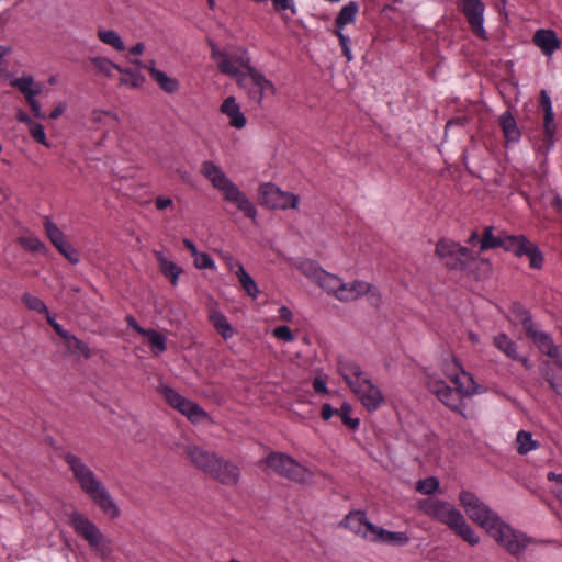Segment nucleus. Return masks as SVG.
<instances>
[{"label":"nucleus","instance_id":"f257e3e1","mask_svg":"<svg viewBox=\"0 0 562 562\" xmlns=\"http://www.w3.org/2000/svg\"><path fill=\"white\" fill-rule=\"evenodd\" d=\"M186 460L210 480L226 486L237 487L241 483V469L231 459L194 443L183 447Z\"/></svg>","mask_w":562,"mask_h":562},{"label":"nucleus","instance_id":"f03ea898","mask_svg":"<svg viewBox=\"0 0 562 562\" xmlns=\"http://www.w3.org/2000/svg\"><path fill=\"white\" fill-rule=\"evenodd\" d=\"M64 460L71 470L81 491L91 498L104 515L111 519L117 518L120 516V508L94 472L76 454L66 453Z\"/></svg>","mask_w":562,"mask_h":562},{"label":"nucleus","instance_id":"7ed1b4c3","mask_svg":"<svg viewBox=\"0 0 562 562\" xmlns=\"http://www.w3.org/2000/svg\"><path fill=\"white\" fill-rule=\"evenodd\" d=\"M200 172L223 194L225 201L234 204L246 217L255 218L257 210L254 203L225 175L220 166L211 160H205L201 165Z\"/></svg>","mask_w":562,"mask_h":562},{"label":"nucleus","instance_id":"20e7f679","mask_svg":"<svg viewBox=\"0 0 562 562\" xmlns=\"http://www.w3.org/2000/svg\"><path fill=\"white\" fill-rule=\"evenodd\" d=\"M262 463L265 464V471H270L300 485H306L313 479V472L310 469L286 453L271 452L265 458Z\"/></svg>","mask_w":562,"mask_h":562},{"label":"nucleus","instance_id":"39448f33","mask_svg":"<svg viewBox=\"0 0 562 562\" xmlns=\"http://www.w3.org/2000/svg\"><path fill=\"white\" fill-rule=\"evenodd\" d=\"M70 522L78 535H80L101 558L109 559L112 555L111 540L87 516L79 512L70 514Z\"/></svg>","mask_w":562,"mask_h":562},{"label":"nucleus","instance_id":"423d86ee","mask_svg":"<svg viewBox=\"0 0 562 562\" xmlns=\"http://www.w3.org/2000/svg\"><path fill=\"white\" fill-rule=\"evenodd\" d=\"M212 57L215 60L218 70L227 76L238 79L244 76L250 65V56L248 52L240 47L227 48L224 50L213 49Z\"/></svg>","mask_w":562,"mask_h":562},{"label":"nucleus","instance_id":"0eeeda50","mask_svg":"<svg viewBox=\"0 0 562 562\" xmlns=\"http://www.w3.org/2000/svg\"><path fill=\"white\" fill-rule=\"evenodd\" d=\"M459 502L468 517L473 522L485 529V531L493 528V526L501 519L495 512H493L470 491L462 490L459 495Z\"/></svg>","mask_w":562,"mask_h":562},{"label":"nucleus","instance_id":"6e6552de","mask_svg":"<svg viewBox=\"0 0 562 562\" xmlns=\"http://www.w3.org/2000/svg\"><path fill=\"white\" fill-rule=\"evenodd\" d=\"M237 85L246 92L248 99L258 105L265 98L276 93L273 82L255 67L249 68V71L240 76Z\"/></svg>","mask_w":562,"mask_h":562},{"label":"nucleus","instance_id":"1a4fd4ad","mask_svg":"<svg viewBox=\"0 0 562 562\" xmlns=\"http://www.w3.org/2000/svg\"><path fill=\"white\" fill-rule=\"evenodd\" d=\"M495 541L513 555L520 554L529 543V539L516 533L507 524L499 519L493 528L486 531Z\"/></svg>","mask_w":562,"mask_h":562},{"label":"nucleus","instance_id":"9d476101","mask_svg":"<svg viewBox=\"0 0 562 562\" xmlns=\"http://www.w3.org/2000/svg\"><path fill=\"white\" fill-rule=\"evenodd\" d=\"M457 8L464 15L471 32L481 40H487L483 25L485 4L481 0H458Z\"/></svg>","mask_w":562,"mask_h":562},{"label":"nucleus","instance_id":"9b49d317","mask_svg":"<svg viewBox=\"0 0 562 562\" xmlns=\"http://www.w3.org/2000/svg\"><path fill=\"white\" fill-rule=\"evenodd\" d=\"M259 195L262 203L271 209H297L300 202L299 195L282 191L273 183L261 184Z\"/></svg>","mask_w":562,"mask_h":562},{"label":"nucleus","instance_id":"f8f14e48","mask_svg":"<svg viewBox=\"0 0 562 562\" xmlns=\"http://www.w3.org/2000/svg\"><path fill=\"white\" fill-rule=\"evenodd\" d=\"M436 255L451 270L472 271L479 261L469 248H436Z\"/></svg>","mask_w":562,"mask_h":562},{"label":"nucleus","instance_id":"ddd939ff","mask_svg":"<svg viewBox=\"0 0 562 562\" xmlns=\"http://www.w3.org/2000/svg\"><path fill=\"white\" fill-rule=\"evenodd\" d=\"M297 268L307 277L312 278L324 291L336 297L339 286L342 282L340 278L322 270L311 259H303L297 263Z\"/></svg>","mask_w":562,"mask_h":562},{"label":"nucleus","instance_id":"4468645a","mask_svg":"<svg viewBox=\"0 0 562 562\" xmlns=\"http://www.w3.org/2000/svg\"><path fill=\"white\" fill-rule=\"evenodd\" d=\"M468 243H479V246H535L533 244H529L522 235L494 236L493 227L491 226L485 228L482 237H480L476 231H473L469 236Z\"/></svg>","mask_w":562,"mask_h":562},{"label":"nucleus","instance_id":"2eb2a0df","mask_svg":"<svg viewBox=\"0 0 562 562\" xmlns=\"http://www.w3.org/2000/svg\"><path fill=\"white\" fill-rule=\"evenodd\" d=\"M524 319V329L529 338L532 339L538 349L552 359V361L557 359H562L560 355L559 348L553 344L551 337L539 331L535 328L531 316H528L526 313Z\"/></svg>","mask_w":562,"mask_h":562},{"label":"nucleus","instance_id":"dca6fc26","mask_svg":"<svg viewBox=\"0 0 562 562\" xmlns=\"http://www.w3.org/2000/svg\"><path fill=\"white\" fill-rule=\"evenodd\" d=\"M10 85L16 88L24 95L35 117H45L42 113L40 102L35 99V97L42 92V86L34 85V78L31 75L15 78L10 81Z\"/></svg>","mask_w":562,"mask_h":562},{"label":"nucleus","instance_id":"f3484780","mask_svg":"<svg viewBox=\"0 0 562 562\" xmlns=\"http://www.w3.org/2000/svg\"><path fill=\"white\" fill-rule=\"evenodd\" d=\"M350 389L369 412L375 411L383 402L381 391L368 379L356 380L355 383L350 382Z\"/></svg>","mask_w":562,"mask_h":562},{"label":"nucleus","instance_id":"a211bd4d","mask_svg":"<svg viewBox=\"0 0 562 562\" xmlns=\"http://www.w3.org/2000/svg\"><path fill=\"white\" fill-rule=\"evenodd\" d=\"M429 389L446 406L462 414V396L458 390L451 389L440 380L432 381Z\"/></svg>","mask_w":562,"mask_h":562},{"label":"nucleus","instance_id":"6ab92c4d","mask_svg":"<svg viewBox=\"0 0 562 562\" xmlns=\"http://www.w3.org/2000/svg\"><path fill=\"white\" fill-rule=\"evenodd\" d=\"M430 516L435 517L450 529L462 516L461 512L449 503L442 501H434L426 510Z\"/></svg>","mask_w":562,"mask_h":562},{"label":"nucleus","instance_id":"aec40b11","mask_svg":"<svg viewBox=\"0 0 562 562\" xmlns=\"http://www.w3.org/2000/svg\"><path fill=\"white\" fill-rule=\"evenodd\" d=\"M541 374L550 387L562 397V359L546 360L541 364Z\"/></svg>","mask_w":562,"mask_h":562},{"label":"nucleus","instance_id":"412c9836","mask_svg":"<svg viewBox=\"0 0 562 562\" xmlns=\"http://www.w3.org/2000/svg\"><path fill=\"white\" fill-rule=\"evenodd\" d=\"M371 285L367 282L355 280L352 282H341L336 299L341 302H352L368 293Z\"/></svg>","mask_w":562,"mask_h":562},{"label":"nucleus","instance_id":"4be33fe9","mask_svg":"<svg viewBox=\"0 0 562 562\" xmlns=\"http://www.w3.org/2000/svg\"><path fill=\"white\" fill-rule=\"evenodd\" d=\"M220 111L222 114L226 115L229 120V125L235 128H243L247 123V119L245 114L241 112L239 104L236 101V98L231 95L227 97L221 108Z\"/></svg>","mask_w":562,"mask_h":562},{"label":"nucleus","instance_id":"5701e85b","mask_svg":"<svg viewBox=\"0 0 562 562\" xmlns=\"http://www.w3.org/2000/svg\"><path fill=\"white\" fill-rule=\"evenodd\" d=\"M533 43L546 56H551L561 47L557 33L548 29L538 30L533 35Z\"/></svg>","mask_w":562,"mask_h":562},{"label":"nucleus","instance_id":"b1692460","mask_svg":"<svg viewBox=\"0 0 562 562\" xmlns=\"http://www.w3.org/2000/svg\"><path fill=\"white\" fill-rule=\"evenodd\" d=\"M368 531L371 532L372 537L370 540L373 542H386L401 546L407 543L409 540L408 536L404 532L387 531L381 527L374 526L372 522L368 524Z\"/></svg>","mask_w":562,"mask_h":562},{"label":"nucleus","instance_id":"393cba45","mask_svg":"<svg viewBox=\"0 0 562 562\" xmlns=\"http://www.w3.org/2000/svg\"><path fill=\"white\" fill-rule=\"evenodd\" d=\"M368 524H371L366 516V513L362 510H352L340 522L346 529H349L356 535H361L363 538L367 537L364 532H362V527H366L368 530Z\"/></svg>","mask_w":562,"mask_h":562},{"label":"nucleus","instance_id":"a878e982","mask_svg":"<svg viewBox=\"0 0 562 562\" xmlns=\"http://www.w3.org/2000/svg\"><path fill=\"white\" fill-rule=\"evenodd\" d=\"M461 396H471L477 392V384L472 375L461 370L459 373L450 375Z\"/></svg>","mask_w":562,"mask_h":562},{"label":"nucleus","instance_id":"bb28decb","mask_svg":"<svg viewBox=\"0 0 562 562\" xmlns=\"http://www.w3.org/2000/svg\"><path fill=\"white\" fill-rule=\"evenodd\" d=\"M499 125L504 137L507 142H518L520 138V131L517 123L509 111L504 112L499 117Z\"/></svg>","mask_w":562,"mask_h":562},{"label":"nucleus","instance_id":"cd10ccee","mask_svg":"<svg viewBox=\"0 0 562 562\" xmlns=\"http://www.w3.org/2000/svg\"><path fill=\"white\" fill-rule=\"evenodd\" d=\"M358 11H359V5L357 2L350 1L347 4H345L340 9V11L335 20V27H336L335 31L342 32V30L346 25L355 22Z\"/></svg>","mask_w":562,"mask_h":562},{"label":"nucleus","instance_id":"c85d7f7f","mask_svg":"<svg viewBox=\"0 0 562 562\" xmlns=\"http://www.w3.org/2000/svg\"><path fill=\"white\" fill-rule=\"evenodd\" d=\"M209 319L215 330L226 340L228 338H232L235 334V330L228 323L225 315H223L221 312L213 310L210 313Z\"/></svg>","mask_w":562,"mask_h":562},{"label":"nucleus","instance_id":"c756f323","mask_svg":"<svg viewBox=\"0 0 562 562\" xmlns=\"http://www.w3.org/2000/svg\"><path fill=\"white\" fill-rule=\"evenodd\" d=\"M451 530H453L458 536H460L470 546H476L480 542V537L475 533V531L472 529V527L467 522L463 515L452 526Z\"/></svg>","mask_w":562,"mask_h":562},{"label":"nucleus","instance_id":"7c9ffc66","mask_svg":"<svg viewBox=\"0 0 562 562\" xmlns=\"http://www.w3.org/2000/svg\"><path fill=\"white\" fill-rule=\"evenodd\" d=\"M179 412L186 415L190 420L196 423L207 417L205 411L200 407L196 403H193L187 398H182L179 406H176Z\"/></svg>","mask_w":562,"mask_h":562},{"label":"nucleus","instance_id":"2f4dec72","mask_svg":"<svg viewBox=\"0 0 562 562\" xmlns=\"http://www.w3.org/2000/svg\"><path fill=\"white\" fill-rule=\"evenodd\" d=\"M153 80L159 88L169 94L176 93L180 88V82L159 69H153Z\"/></svg>","mask_w":562,"mask_h":562},{"label":"nucleus","instance_id":"473e14b6","mask_svg":"<svg viewBox=\"0 0 562 562\" xmlns=\"http://www.w3.org/2000/svg\"><path fill=\"white\" fill-rule=\"evenodd\" d=\"M156 257L159 262L161 273L169 278L173 285L177 284V279L182 272V269L173 261L168 260L161 251H156Z\"/></svg>","mask_w":562,"mask_h":562},{"label":"nucleus","instance_id":"72a5a7b5","mask_svg":"<svg viewBox=\"0 0 562 562\" xmlns=\"http://www.w3.org/2000/svg\"><path fill=\"white\" fill-rule=\"evenodd\" d=\"M121 74L120 85L130 86L131 88H139L145 82V77L138 69L119 67Z\"/></svg>","mask_w":562,"mask_h":562},{"label":"nucleus","instance_id":"f704fd0d","mask_svg":"<svg viewBox=\"0 0 562 562\" xmlns=\"http://www.w3.org/2000/svg\"><path fill=\"white\" fill-rule=\"evenodd\" d=\"M97 36L103 44L113 47L115 50H125L124 42L116 31L99 27L97 31Z\"/></svg>","mask_w":562,"mask_h":562},{"label":"nucleus","instance_id":"c9c22d12","mask_svg":"<svg viewBox=\"0 0 562 562\" xmlns=\"http://www.w3.org/2000/svg\"><path fill=\"white\" fill-rule=\"evenodd\" d=\"M518 258H526L531 268L539 269L542 266L543 256L538 248H509Z\"/></svg>","mask_w":562,"mask_h":562},{"label":"nucleus","instance_id":"e433bc0d","mask_svg":"<svg viewBox=\"0 0 562 562\" xmlns=\"http://www.w3.org/2000/svg\"><path fill=\"white\" fill-rule=\"evenodd\" d=\"M517 452L521 456L539 448V442L533 440L530 431L520 430L516 436Z\"/></svg>","mask_w":562,"mask_h":562},{"label":"nucleus","instance_id":"4c0bfd02","mask_svg":"<svg viewBox=\"0 0 562 562\" xmlns=\"http://www.w3.org/2000/svg\"><path fill=\"white\" fill-rule=\"evenodd\" d=\"M338 370L349 386L350 382L355 383L356 380L361 381L363 379L360 367L355 362H340Z\"/></svg>","mask_w":562,"mask_h":562},{"label":"nucleus","instance_id":"58836bf2","mask_svg":"<svg viewBox=\"0 0 562 562\" xmlns=\"http://www.w3.org/2000/svg\"><path fill=\"white\" fill-rule=\"evenodd\" d=\"M543 113V147L549 150L553 145V136L555 134L554 113L553 111Z\"/></svg>","mask_w":562,"mask_h":562},{"label":"nucleus","instance_id":"ea45409f","mask_svg":"<svg viewBox=\"0 0 562 562\" xmlns=\"http://www.w3.org/2000/svg\"><path fill=\"white\" fill-rule=\"evenodd\" d=\"M494 345L512 359H519L516 344L506 335L499 334L494 338Z\"/></svg>","mask_w":562,"mask_h":562},{"label":"nucleus","instance_id":"a19ab883","mask_svg":"<svg viewBox=\"0 0 562 562\" xmlns=\"http://www.w3.org/2000/svg\"><path fill=\"white\" fill-rule=\"evenodd\" d=\"M144 337L147 338L154 355L158 356L166 350V336L161 333L150 328L144 333Z\"/></svg>","mask_w":562,"mask_h":562},{"label":"nucleus","instance_id":"79ce46f5","mask_svg":"<svg viewBox=\"0 0 562 562\" xmlns=\"http://www.w3.org/2000/svg\"><path fill=\"white\" fill-rule=\"evenodd\" d=\"M66 346L71 355L82 356L85 359H89L91 356L90 348L88 345L76 336L70 335L67 337Z\"/></svg>","mask_w":562,"mask_h":562},{"label":"nucleus","instance_id":"37998d69","mask_svg":"<svg viewBox=\"0 0 562 562\" xmlns=\"http://www.w3.org/2000/svg\"><path fill=\"white\" fill-rule=\"evenodd\" d=\"M236 274L246 293L252 299H256L259 292L257 284L255 280L246 272L243 266H238Z\"/></svg>","mask_w":562,"mask_h":562},{"label":"nucleus","instance_id":"c03bdc74","mask_svg":"<svg viewBox=\"0 0 562 562\" xmlns=\"http://www.w3.org/2000/svg\"><path fill=\"white\" fill-rule=\"evenodd\" d=\"M89 60L100 74L106 77H111L113 71H117L120 67V65L113 63L106 57H92Z\"/></svg>","mask_w":562,"mask_h":562},{"label":"nucleus","instance_id":"a18cd8bd","mask_svg":"<svg viewBox=\"0 0 562 562\" xmlns=\"http://www.w3.org/2000/svg\"><path fill=\"white\" fill-rule=\"evenodd\" d=\"M44 227L53 246H64V233L49 220H45Z\"/></svg>","mask_w":562,"mask_h":562},{"label":"nucleus","instance_id":"49530a36","mask_svg":"<svg viewBox=\"0 0 562 562\" xmlns=\"http://www.w3.org/2000/svg\"><path fill=\"white\" fill-rule=\"evenodd\" d=\"M22 302L30 311H35L46 315L49 314L45 303L37 296L24 293L22 295Z\"/></svg>","mask_w":562,"mask_h":562},{"label":"nucleus","instance_id":"de8ad7c7","mask_svg":"<svg viewBox=\"0 0 562 562\" xmlns=\"http://www.w3.org/2000/svg\"><path fill=\"white\" fill-rule=\"evenodd\" d=\"M29 132H30V135L32 136V138L44 145L45 147L49 148L50 147V144L48 143L47 138H46V134H45V131H44V126L40 123H32L30 126H29Z\"/></svg>","mask_w":562,"mask_h":562},{"label":"nucleus","instance_id":"09e8293b","mask_svg":"<svg viewBox=\"0 0 562 562\" xmlns=\"http://www.w3.org/2000/svg\"><path fill=\"white\" fill-rule=\"evenodd\" d=\"M194 258V265L198 269L213 268L214 263L206 252L199 251L196 248H191Z\"/></svg>","mask_w":562,"mask_h":562},{"label":"nucleus","instance_id":"8fccbe9b","mask_svg":"<svg viewBox=\"0 0 562 562\" xmlns=\"http://www.w3.org/2000/svg\"><path fill=\"white\" fill-rule=\"evenodd\" d=\"M438 487L439 481L434 476L420 480L417 483V491L426 495L434 493Z\"/></svg>","mask_w":562,"mask_h":562},{"label":"nucleus","instance_id":"3c124183","mask_svg":"<svg viewBox=\"0 0 562 562\" xmlns=\"http://www.w3.org/2000/svg\"><path fill=\"white\" fill-rule=\"evenodd\" d=\"M351 407L349 404L345 403L341 405L340 409H338V413L346 426H348L350 429H356L359 425L358 418H351L350 417Z\"/></svg>","mask_w":562,"mask_h":562},{"label":"nucleus","instance_id":"603ef678","mask_svg":"<svg viewBox=\"0 0 562 562\" xmlns=\"http://www.w3.org/2000/svg\"><path fill=\"white\" fill-rule=\"evenodd\" d=\"M334 33L339 40L342 55L347 58L348 61L352 60L351 49L349 47L350 38L340 31H335Z\"/></svg>","mask_w":562,"mask_h":562},{"label":"nucleus","instance_id":"864d4df0","mask_svg":"<svg viewBox=\"0 0 562 562\" xmlns=\"http://www.w3.org/2000/svg\"><path fill=\"white\" fill-rule=\"evenodd\" d=\"M162 394L166 398V401L172 406H179V403L183 398L178 392H176L173 389L165 386L162 389Z\"/></svg>","mask_w":562,"mask_h":562},{"label":"nucleus","instance_id":"5fc2aeb1","mask_svg":"<svg viewBox=\"0 0 562 562\" xmlns=\"http://www.w3.org/2000/svg\"><path fill=\"white\" fill-rule=\"evenodd\" d=\"M273 336L286 342L294 340V336L289 326H278L273 329Z\"/></svg>","mask_w":562,"mask_h":562},{"label":"nucleus","instance_id":"6e6d98bb","mask_svg":"<svg viewBox=\"0 0 562 562\" xmlns=\"http://www.w3.org/2000/svg\"><path fill=\"white\" fill-rule=\"evenodd\" d=\"M58 251L68 259L72 265H76L80 260V255L77 248H57Z\"/></svg>","mask_w":562,"mask_h":562},{"label":"nucleus","instance_id":"4d7b16f0","mask_svg":"<svg viewBox=\"0 0 562 562\" xmlns=\"http://www.w3.org/2000/svg\"><path fill=\"white\" fill-rule=\"evenodd\" d=\"M276 11L291 10L295 13V7L293 0H272Z\"/></svg>","mask_w":562,"mask_h":562},{"label":"nucleus","instance_id":"13d9d810","mask_svg":"<svg viewBox=\"0 0 562 562\" xmlns=\"http://www.w3.org/2000/svg\"><path fill=\"white\" fill-rule=\"evenodd\" d=\"M469 122V119L467 116H456L450 119L446 124V131L453 127H464Z\"/></svg>","mask_w":562,"mask_h":562},{"label":"nucleus","instance_id":"bf43d9fd","mask_svg":"<svg viewBox=\"0 0 562 562\" xmlns=\"http://www.w3.org/2000/svg\"><path fill=\"white\" fill-rule=\"evenodd\" d=\"M540 108L543 112L553 111L551 99L544 90L540 92Z\"/></svg>","mask_w":562,"mask_h":562},{"label":"nucleus","instance_id":"052dcab7","mask_svg":"<svg viewBox=\"0 0 562 562\" xmlns=\"http://www.w3.org/2000/svg\"><path fill=\"white\" fill-rule=\"evenodd\" d=\"M47 322L54 327V329L56 330V333L63 337L65 340L67 339V337H69L70 335L66 331V330H63L60 325L55 323L54 322V318L50 317L49 314H47Z\"/></svg>","mask_w":562,"mask_h":562},{"label":"nucleus","instance_id":"680f3d73","mask_svg":"<svg viewBox=\"0 0 562 562\" xmlns=\"http://www.w3.org/2000/svg\"><path fill=\"white\" fill-rule=\"evenodd\" d=\"M155 204L158 210H165L172 204V200L166 196H158Z\"/></svg>","mask_w":562,"mask_h":562},{"label":"nucleus","instance_id":"e2e57ef3","mask_svg":"<svg viewBox=\"0 0 562 562\" xmlns=\"http://www.w3.org/2000/svg\"><path fill=\"white\" fill-rule=\"evenodd\" d=\"M338 409H333V407L329 404H324L322 406V418L324 420H328L334 414H337Z\"/></svg>","mask_w":562,"mask_h":562},{"label":"nucleus","instance_id":"0e129e2a","mask_svg":"<svg viewBox=\"0 0 562 562\" xmlns=\"http://www.w3.org/2000/svg\"><path fill=\"white\" fill-rule=\"evenodd\" d=\"M126 322H127L128 326H131L133 329H135V330H136L138 334H140L142 336H144V333H146V331H147V329H144V328H142V327L138 325V323H137V321L135 319V317H134V316L128 315V316L126 317Z\"/></svg>","mask_w":562,"mask_h":562},{"label":"nucleus","instance_id":"69168bd1","mask_svg":"<svg viewBox=\"0 0 562 562\" xmlns=\"http://www.w3.org/2000/svg\"><path fill=\"white\" fill-rule=\"evenodd\" d=\"M313 387L317 393H327L326 384L321 378H315L313 380Z\"/></svg>","mask_w":562,"mask_h":562},{"label":"nucleus","instance_id":"338daca9","mask_svg":"<svg viewBox=\"0 0 562 562\" xmlns=\"http://www.w3.org/2000/svg\"><path fill=\"white\" fill-rule=\"evenodd\" d=\"M16 119H18V121H19V122L26 124V125H27V127H29L32 123H34V121L29 116V114H27V113H25V112H24V111H22V110H19V111L16 112Z\"/></svg>","mask_w":562,"mask_h":562},{"label":"nucleus","instance_id":"774afa93","mask_svg":"<svg viewBox=\"0 0 562 562\" xmlns=\"http://www.w3.org/2000/svg\"><path fill=\"white\" fill-rule=\"evenodd\" d=\"M145 49V46L143 43H136L130 50L128 54L133 56L142 55Z\"/></svg>","mask_w":562,"mask_h":562}]
</instances>
